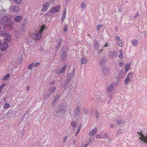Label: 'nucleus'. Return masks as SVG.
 Wrapping results in <instances>:
<instances>
[{
    "mask_svg": "<svg viewBox=\"0 0 147 147\" xmlns=\"http://www.w3.org/2000/svg\"><path fill=\"white\" fill-rule=\"evenodd\" d=\"M64 19H65V18H62V19L61 20V21L62 23H63V22Z\"/></svg>",
    "mask_w": 147,
    "mask_h": 147,
    "instance_id": "obj_63",
    "label": "nucleus"
},
{
    "mask_svg": "<svg viewBox=\"0 0 147 147\" xmlns=\"http://www.w3.org/2000/svg\"><path fill=\"white\" fill-rule=\"evenodd\" d=\"M33 63L34 67H38L40 64V63L39 62H36L35 63Z\"/></svg>",
    "mask_w": 147,
    "mask_h": 147,
    "instance_id": "obj_33",
    "label": "nucleus"
},
{
    "mask_svg": "<svg viewBox=\"0 0 147 147\" xmlns=\"http://www.w3.org/2000/svg\"><path fill=\"white\" fill-rule=\"evenodd\" d=\"M54 0H49V1L51 3H54Z\"/></svg>",
    "mask_w": 147,
    "mask_h": 147,
    "instance_id": "obj_62",
    "label": "nucleus"
},
{
    "mask_svg": "<svg viewBox=\"0 0 147 147\" xmlns=\"http://www.w3.org/2000/svg\"><path fill=\"white\" fill-rule=\"evenodd\" d=\"M109 55L110 59L114 58L116 55V51H110L109 53Z\"/></svg>",
    "mask_w": 147,
    "mask_h": 147,
    "instance_id": "obj_17",
    "label": "nucleus"
},
{
    "mask_svg": "<svg viewBox=\"0 0 147 147\" xmlns=\"http://www.w3.org/2000/svg\"><path fill=\"white\" fill-rule=\"evenodd\" d=\"M130 65L129 64H128L126 65L125 66V70L126 72L129 69Z\"/></svg>",
    "mask_w": 147,
    "mask_h": 147,
    "instance_id": "obj_30",
    "label": "nucleus"
},
{
    "mask_svg": "<svg viewBox=\"0 0 147 147\" xmlns=\"http://www.w3.org/2000/svg\"><path fill=\"white\" fill-rule=\"evenodd\" d=\"M57 41L59 42V43H60L61 44L62 42V40L61 38H58L57 39Z\"/></svg>",
    "mask_w": 147,
    "mask_h": 147,
    "instance_id": "obj_43",
    "label": "nucleus"
},
{
    "mask_svg": "<svg viewBox=\"0 0 147 147\" xmlns=\"http://www.w3.org/2000/svg\"><path fill=\"white\" fill-rule=\"evenodd\" d=\"M68 138V136H65L63 140V143H65L66 141L67 140Z\"/></svg>",
    "mask_w": 147,
    "mask_h": 147,
    "instance_id": "obj_42",
    "label": "nucleus"
},
{
    "mask_svg": "<svg viewBox=\"0 0 147 147\" xmlns=\"http://www.w3.org/2000/svg\"><path fill=\"white\" fill-rule=\"evenodd\" d=\"M22 17L21 16H17L15 17L14 20L15 22H18L22 19Z\"/></svg>",
    "mask_w": 147,
    "mask_h": 147,
    "instance_id": "obj_15",
    "label": "nucleus"
},
{
    "mask_svg": "<svg viewBox=\"0 0 147 147\" xmlns=\"http://www.w3.org/2000/svg\"><path fill=\"white\" fill-rule=\"evenodd\" d=\"M71 80H70L68 79H66L65 82V83H66L67 84H68L69 82H71Z\"/></svg>",
    "mask_w": 147,
    "mask_h": 147,
    "instance_id": "obj_51",
    "label": "nucleus"
},
{
    "mask_svg": "<svg viewBox=\"0 0 147 147\" xmlns=\"http://www.w3.org/2000/svg\"><path fill=\"white\" fill-rule=\"evenodd\" d=\"M81 62L82 64H84L86 63L87 60L85 58L82 57L81 59Z\"/></svg>",
    "mask_w": 147,
    "mask_h": 147,
    "instance_id": "obj_26",
    "label": "nucleus"
},
{
    "mask_svg": "<svg viewBox=\"0 0 147 147\" xmlns=\"http://www.w3.org/2000/svg\"><path fill=\"white\" fill-rule=\"evenodd\" d=\"M13 112L12 110H10L7 113V116L8 117H10V116H9V115H12Z\"/></svg>",
    "mask_w": 147,
    "mask_h": 147,
    "instance_id": "obj_32",
    "label": "nucleus"
},
{
    "mask_svg": "<svg viewBox=\"0 0 147 147\" xmlns=\"http://www.w3.org/2000/svg\"><path fill=\"white\" fill-rule=\"evenodd\" d=\"M123 71L121 70L120 71L118 75V76L116 78V80L118 81V79L119 78H122L123 76Z\"/></svg>",
    "mask_w": 147,
    "mask_h": 147,
    "instance_id": "obj_20",
    "label": "nucleus"
},
{
    "mask_svg": "<svg viewBox=\"0 0 147 147\" xmlns=\"http://www.w3.org/2000/svg\"><path fill=\"white\" fill-rule=\"evenodd\" d=\"M49 5V3H45L43 5L42 9V11H46L47 10V6Z\"/></svg>",
    "mask_w": 147,
    "mask_h": 147,
    "instance_id": "obj_18",
    "label": "nucleus"
},
{
    "mask_svg": "<svg viewBox=\"0 0 147 147\" xmlns=\"http://www.w3.org/2000/svg\"><path fill=\"white\" fill-rule=\"evenodd\" d=\"M119 52L120 54V55H123V51H122L121 50H119Z\"/></svg>",
    "mask_w": 147,
    "mask_h": 147,
    "instance_id": "obj_61",
    "label": "nucleus"
},
{
    "mask_svg": "<svg viewBox=\"0 0 147 147\" xmlns=\"http://www.w3.org/2000/svg\"><path fill=\"white\" fill-rule=\"evenodd\" d=\"M10 75V74H7L3 77L2 80L3 81L7 80L9 78Z\"/></svg>",
    "mask_w": 147,
    "mask_h": 147,
    "instance_id": "obj_23",
    "label": "nucleus"
},
{
    "mask_svg": "<svg viewBox=\"0 0 147 147\" xmlns=\"http://www.w3.org/2000/svg\"><path fill=\"white\" fill-rule=\"evenodd\" d=\"M115 39L116 40L118 41L119 40H120V38L119 37L117 36L115 38Z\"/></svg>",
    "mask_w": 147,
    "mask_h": 147,
    "instance_id": "obj_58",
    "label": "nucleus"
},
{
    "mask_svg": "<svg viewBox=\"0 0 147 147\" xmlns=\"http://www.w3.org/2000/svg\"><path fill=\"white\" fill-rule=\"evenodd\" d=\"M71 74L70 73H68V74L67 77V79H68L69 80H71Z\"/></svg>",
    "mask_w": 147,
    "mask_h": 147,
    "instance_id": "obj_38",
    "label": "nucleus"
},
{
    "mask_svg": "<svg viewBox=\"0 0 147 147\" xmlns=\"http://www.w3.org/2000/svg\"><path fill=\"white\" fill-rule=\"evenodd\" d=\"M117 43L118 45L121 47L123 45L122 41L121 40L118 41Z\"/></svg>",
    "mask_w": 147,
    "mask_h": 147,
    "instance_id": "obj_35",
    "label": "nucleus"
},
{
    "mask_svg": "<svg viewBox=\"0 0 147 147\" xmlns=\"http://www.w3.org/2000/svg\"><path fill=\"white\" fill-rule=\"evenodd\" d=\"M45 28L44 26H42L41 27L40 29L38 32L35 34H32L31 35V37L32 38H34L35 40L39 39L41 36V33L44 30Z\"/></svg>",
    "mask_w": 147,
    "mask_h": 147,
    "instance_id": "obj_3",
    "label": "nucleus"
},
{
    "mask_svg": "<svg viewBox=\"0 0 147 147\" xmlns=\"http://www.w3.org/2000/svg\"><path fill=\"white\" fill-rule=\"evenodd\" d=\"M69 47L66 45L64 46L61 50L60 55V59L64 61L65 59L68 56V52L69 51Z\"/></svg>",
    "mask_w": 147,
    "mask_h": 147,
    "instance_id": "obj_1",
    "label": "nucleus"
},
{
    "mask_svg": "<svg viewBox=\"0 0 147 147\" xmlns=\"http://www.w3.org/2000/svg\"><path fill=\"white\" fill-rule=\"evenodd\" d=\"M123 64V63L122 62H120L119 63V65L120 67L122 66Z\"/></svg>",
    "mask_w": 147,
    "mask_h": 147,
    "instance_id": "obj_55",
    "label": "nucleus"
},
{
    "mask_svg": "<svg viewBox=\"0 0 147 147\" xmlns=\"http://www.w3.org/2000/svg\"><path fill=\"white\" fill-rule=\"evenodd\" d=\"M80 109L79 105H78L77 107L75 108L74 113L75 116L76 117H79L80 116Z\"/></svg>",
    "mask_w": 147,
    "mask_h": 147,
    "instance_id": "obj_8",
    "label": "nucleus"
},
{
    "mask_svg": "<svg viewBox=\"0 0 147 147\" xmlns=\"http://www.w3.org/2000/svg\"><path fill=\"white\" fill-rule=\"evenodd\" d=\"M75 69H74L72 71V72L71 73V74L72 75V78H73L74 76V73H75Z\"/></svg>",
    "mask_w": 147,
    "mask_h": 147,
    "instance_id": "obj_48",
    "label": "nucleus"
},
{
    "mask_svg": "<svg viewBox=\"0 0 147 147\" xmlns=\"http://www.w3.org/2000/svg\"><path fill=\"white\" fill-rule=\"evenodd\" d=\"M138 40H134L131 41V42L133 45L135 46H136L138 43Z\"/></svg>",
    "mask_w": 147,
    "mask_h": 147,
    "instance_id": "obj_28",
    "label": "nucleus"
},
{
    "mask_svg": "<svg viewBox=\"0 0 147 147\" xmlns=\"http://www.w3.org/2000/svg\"><path fill=\"white\" fill-rule=\"evenodd\" d=\"M123 123V121L122 120L119 119L117 121V124L118 125H120Z\"/></svg>",
    "mask_w": 147,
    "mask_h": 147,
    "instance_id": "obj_31",
    "label": "nucleus"
},
{
    "mask_svg": "<svg viewBox=\"0 0 147 147\" xmlns=\"http://www.w3.org/2000/svg\"><path fill=\"white\" fill-rule=\"evenodd\" d=\"M102 26V25H98L96 27L97 30L99 31L100 30V28Z\"/></svg>",
    "mask_w": 147,
    "mask_h": 147,
    "instance_id": "obj_44",
    "label": "nucleus"
},
{
    "mask_svg": "<svg viewBox=\"0 0 147 147\" xmlns=\"http://www.w3.org/2000/svg\"><path fill=\"white\" fill-rule=\"evenodd\" d=\"M108 137V135L106 133H105L104 134V136L103 137V138H107Z\"/></svg>",
    "mask_w": 147,
    "mask_h": 147,
    "instance_id": "obj_53",
    "label": "nucleus"
},
{
    "mask_svg": "<svg viewBox=\"0 0 147 147\" xmlns=\"http://www.w3.org/2000/svg\"><path fill=\"white\" fill-rule=\"evenodd\" d=\"M4 22L3 23L5 26H7L8 25L10 24V20L7 17H5L3 18Z\"/></svg>",
    "mask_w": 147,
    "mask_h": 147,
    "instance_id": "obj_11",
    "label": "nucleus"
},
{
    "mask_svg": "<svg viewBox=\"0 0 147 147\" xmlns=\"http://www.w3.org/2000/svg\"><path fill=\"white\" fill-rule=\"evenodd\" d=\"M109 70L106 67H104L102 69V72L105 75L108 74Z\"/></svg>",
    "mask_w": 147,
    "mask_h": 147,
    "instance_id": "obj_24",
    "label": "nucleus"
},
{
    "mask_svg": "<svg viewBox=\"0 0 147 147\" xmlns=\"http://www.w3.org/2000/svg\"><path fill=\"white\" fill-rule=\"evenodd\" d=\"M60 9V7L58 6H55V7H52L51 10L49 11V12H51L52 13H56L59 11Z\"/></svg>",
    "mask_w": 147,
    "mask_h": 147,
    "instance_id": "obj_10",
    "label": "nucleus"
},
{
    "mask_svg": "<svg viewBox=\"0 0 147 147\" xmlns=\"http://www.w3.org/2000/svg\"><path fill=\"white\" fill-rule=\"evenodd\" d=\"M122 132L121 131L120 129H118L117 130V133L116 135V136H118V135H120L122 133Z\"/></svg>",
    "mask_w": 147,
    "mask_h": 147,
    "instance_id": "obj_41",
    "label": "nucleus"
},
{
    "mask_svg": "<svg viewBox=\"0 0 147 147\" xmlns=\"http://www.w3.org/2000/svg\"><path fill=\"white\" fill-rule=\"evenodd\" d=\"M97 128L96 127L92 129L91 131L89 133V135L90 136H93L95 135L97 131Z\"/></svg>",
    "mask_w": 147,
    "mask_h": 147,
    "instance_id": "obj_12",
    "label": "nucleus"
},
{
    "mask_svg": "<svg viewBox=\"0 0 147 147\" xmlns=\"http://www.w3.org/2000/svg\"><path fill=\"white\" fill-rule=\"evenodd\" d=\"M17 61L19 63H21L22 62V60L20 58H18L17 59Z\"/></svg>",
    "mask_w": 147,
    "mask_h": 147,
    "instance_id": "obj_47",
    "label": "nucleus"
},
{
    "mask_svg": "<svg viewBox=\"0 0 147 147\" xmlns=\"http://www.w3.org/2000/svg\"><path fill=\"white\" fill-rule=\"evenodd\" d=\"M81 126H80L79 127V128L77 130L76 132L77 133H79L80 131V130L81 129Z\"/></svg>",
    "mask_w": 147,
    "mask_h": 147,
    "instance_id": "obj_49",
    "label": "nucleus"
},
{
    "mask_svg": "<svg viewBox=\"0 0 147 147\" xmlns=\"http://www.w3.org/2000/svg\"><path fill=\"white\" fill-rule=\"evenodd\" d=\"M14 2L17 4L19 5L22 2V0H14Z\"/></svg>",
    "mask_w": 147,
    "mask_h": 147,
    "instance_id": "obj_37",
    "label": "nucleus"
},
{
    "mask_svg": "<svg viewBox=\"0 0 147 147\" xmlns=\"http://www.w3.org/2000/svg\"><path fill=\"white\" fill-rule=\"evenodd\" d=\"M10 106V104L8 103H6L4 105V109L5 110L7 109Z\"/></svg>",
    "mask_w": 147,
    "mask_h": 147,
    "instance_id": "obj_29",
    "label": "nucleus"
},
{
    "mask_svg": "<svg viewBox=\"0 0 147 147\" xmlns=\"http://www.w3.org/2000/svg\"><path fill=\"white\" fill-rule=\"evenodd\" d=\"M55 80H53L52 81L50 82L49 84H51L52 85V84H54L55 83Z\"/></svg>",
    "mask_w": 147,
    "mask_h": 147,
    "instance_id": "obj_50",
    "label": "nucleus"
},
{
    "mask_svg": "<svg viewBox=\"0 0 147 147\" xmlns=\"http://www.w3.org/2000/svg\"><path fill=\"white\" fill-rule=\"evenodd\" d=\"M133 72L129 73L127 76V77L125 80V84H127L129 82L130 78L132 77V75Z\"/></svg>",
    "mask_w": 147,
    "mask_h": 147,
    "instance_id": "obj_9",
    "label": "nucleus"
},
{
    "mask_svg": "<svg viewBox=\"0 0 147 147\" xmlns=\"http://www.w3.org/2000/svg\"><path fill=\"white\" fill-rule=\"evenodd\" d=\"M61 44L60 43H58L57 45L55 46V48L57 50H58L59 49L61 46Z\"/></svg>",
    "mask_w": 147,
    "mask_h": 147,
    "instance_id": "obj_40",
    "label": "nucleus"
},
{
    "mask_svg": "<svg viewBox=\"0 0 147 147\" xmlns=\"http://www.w3.org/2000/svg\"><path fill=\"white\" fill-rule=\"evenodd\" d=\"M81 7L83 9H85L86 7V6L85 5V3L84 2H83L81 5Z\"/></svg>",
    "mask_w": 147,
    "mask_h": 147,
    "instance_id": "obj_36",
    "label": "nucleus"
},
{
    "mask_svg": "<svg viewBox=\"0 0 147 147\" xmlns=\"http://www.w3.org/2000/svg\"><path fill=\"white\" fill-rule=\"evenodd\" d=\"M60 94H57L55 96L54 100L53 101L52 105L53 106L55 105V102L57 101L59 98Z\"/></svg>",
    "mask_w": 147,
    "mask_h": 147,
    "instance_id": "obj_14",
    "label": "nucleus"
},
{
    "mask_svg": "<svg viewBox=\"0 0 147 147\" xmlns=\"http://www.w3.org/2000/svg\"><path fill=\"white\" fill-rule=\"evenodd\" d=\"M4 35L5 36H6V38L4 41L7 43L9 42L11 39V36L10 35H8L7 33H5Z\"/></svg>",
    "mask_w": 147,
    "mask_h": 147,
    "instance_id": "obj_13",
    "label": "nucleus"
},
{
    "mask_svg": "<svg viewBox=\"0 0 147 147\" xmlns=\"http://www.w3.org/2000/svg\"><path fill=\"white\" fill-rule=\"evenodd\" d=\"M10 11L13 13L18 12L20 10L19 7L18 5H11L10 7Z\"/></svg>",
    "mask_w": 147,
    "mask_h": 147,
    "instance_id": "obj_6",
    "label": "nucleus"
},
{
    "mask_svg": "<svg viewBox=\"0 0 147 147\" xmlns=\"http://www.w3.org/2000/svg\"><path fill=\"white\" fill-rule=\"evenodd\" d=\"M110 127H114V125L113 124H111L110 125Z\"/></svg>",
    "mask_w": 147,
    "mask_h": 147,
    "instance_id": "obj_64",
    "label": "nucleus"
},
{
    "mask_svg": "<svg viewBox=\"0 0 147 147\" xmlns=\"http://www.w3.org/2000/svg\"><path fill=\"white\" fill-rule=\"evenodd\" d=\"M100 135H99V134L97 135L96 136V137L97 138H99V139L100 138Z\"/></svg>",
    "mask_w": 147,
    "mask_h": 147,
    "instance_id": "obj_59",
    "label": "nucleus"
},
{
    "mask_svg": "<svg viewBox=\"0 0 147 147\" xmlns=\"http://www.w3.org/2000/svg\"><path fill=\"white\" fill-rule=\"evenodd\" d=\"M107 61V58L105 56L103 57L99 61V63L101 64L102 65H104Z\"/></svg>",
    "mask_w": 147,
    "mask_h": 147,
    "instance_id": "obj_16",
    "label": "nucleus"
},
{
    "mask_svg": "<svg viewBox=\"0 0 147 147\" xmlns=\"http://www.w3.org/2000/svg\"><path fill=\"white\" fill-rule=\"evenodd\" d=\"M54 72L57 74V77L61 78V75L62 73L60 72L59 69H55L54 71Z\"/></svg>",
    "mask_w": 147,
    "mask_h": 147,
    "instance_id": "obj_21",
    "label": "nucleus"
},
{
    "mask_svg": "<svg viewBox=\"0 0 147 147\" xmlns=\"http://www.w3.org/2000/svg\"><path fill=\"white\" fill-rule=\"evenodd\" d=\"M99 114V113L97 111H96L95 113V115H98Z\"/></svg>",
    "mask_w": 147,
    "mask_h": 147,
    "instance_id": "obj_60",
    "label": "nucleus"
},
{
    "mask_svg": "<svg viewBox=\"0 0 147 147\" xmlns=\"http://www.w3.org/2000/svg\"><path fill=\"white\" fill-rule=\"evenodd\" d=\"M66 68V66H64L59 70L60 72L62 74H63V73H65Z\"/></svg>",
    "mask_w": 147,
    "mask_h": 147,
    "instance_id": "obj_27",
    "label": "nucleus"
},
{
    "mask_svg": "<svg viewBox=\"0 0 147 147\" xmlns=\"http://www.w3.org/2000/svg\"><path fill=\"white\" fill-rule=\"evenodd\" d=\"M137 133L141 136V137L139 138L141 141L143 142V143H147V136H145L143 134L142 131H140V132H137Z\"/></svg>",
    "mask_w": 147,
    "mask_h": 147,
    "instance_id": "obj_5",
    "label": "nucleus"
},
{
    "mask_svg": "<svg viewBox=\"0 0 147 147\" xmlns=\"http://www.w3.org/2000/svg\"><path fill=\"white\" fill-rule=\"evenodd\" d=\"M94 48L96 50L98 49V47L99 46V43L95 39L94 40Z\"/></svg>",
    "mask_w": 147,
    "mask_h": 147,
    "instance_id": "obj_22",
    "label": "nucleus"
},
{
    "mask_svg": "<svg viewBox=\"0 0 147 147\" xmlns=\"http://www.w3.org/2000/svg\"><path fill=\"white\" fill-rule=\"evenodd\" d=\"M66 107L64 104H61L59 105L58 108L54 110L57 115L64 114L66 111Z\"/></svg>",
    "mask_w": 147,
    "mask_h": 147,
    "instance_id": "obj_2",
    "label": "nucleus"
},
{
    "mask_svg": "<svg viewBox=\"0 0 147 147\" xmlns=\"http://www.w3.org/2000/svg\"><path fill=\"white\" fill-rule=\"evenodd\" d=\"M25 114H24L22 116L21 119V121H24V118L25 117Z\"/></svg>",
    "mask_w": 147,
    "mask_h": 147,
    "instance_id": "obj_45",
    "label": "nucleus"
},
{
    "mask_svg": "<svg viewBox=\"0 0 147 147\" xmlns=\"http://www.w3.org/2000/svg\"><path fill=\"white\" fill-rule=\"evenodd\" d=\"M66 14L65 13H63L62 15V18H65V17Z\"/></svg>",
    "mask_w": 147,
    "mask_h": 147,
    "instance_id": "obj_56",
    "label": "nucleus"
},
{
    "mask_svg": "<svg viewBox=\"0 0 147 147\" xmlns=\"http://www.w3.org/2000/svg\"><path fill=\"white\" fill-rule=\"evenodd\" d=\"M140 16V14L138 13V12L137 13V14L135 16H134V18H136L137 17L139 16Z\"/></svg>",
    "mask_w": 147,
    "mask_h": 147,
    "instance_id": "obj_57",
    "label": "nucleus"
},
{
    "mask_svg": "<svg viewBox=\"0 0 147 147\" xmlns=\"http://www.w3.org/2000/svg\"><path fill=\"white\" fill-rule=\"evenodd\" d=\"M118 57L120 59H122L123 58V55H118Z\"/></svg>",
    "mask_w": 147,
    "mask_h": 147,
    "instance_id": "obj_52",
    "label": "nucleus"
},
{
    "mask_svg": "<svg viewBox=\"0 0 147 147\" xmlns=\"http://www.w3.org/2000/svg\"><path fill=\"white\" fill-rule=\"evenodd\" d=\"M67 24H64V27L63 29V31L65 32L67 31Z\"/></svg>",
    "mask_w": 147,
    "mask_h": 147,
    "instance_id": "obj_39",
    "label": "nucleus"
},
{
    "mask_svg": "<svg viewBox=\"0 0 147 147\" xmlns=\"http://www.w3.org/2000/svg\"><path fill=\"white\" fill-rule=\"evenodd\" d=\"M71 125L73 126L74 128H75L77 126V123L76 121H73L71 122Z\"/></svg>",
    "mask_w": 147,
    "mask_h": 147,
    "instance_id": "obj_25",
    "label": "nucleus"
},
{
    "mask_svg": "<svg viewBox=\"0 0 147 147\" xmlns=\"http://www.w3.org/2000/svg\"><path fill=\"white\" fill-rule=\"evenodd\" d=\"M33 67V63H32L28 65V68L29 70H32V68Z\"/></svg>",
    "mask_w": 147,
    "mask_h": 147,
    "instance_id": "obj_34",
    "label": "nucleus"
},
{
    "mask_svg": "<svg viewBox=\"0 0 147 147\" xmlns=\"http://www.w3.org/2000/svg\"><path fill=\"white\" fill-rule=\"evenodd\" d=\"M30 109L28 110V111H26V113H24V114H25V115H26V114H27L28 115H29V113L30 112Z\"/></svg>",
    "mask_w": 147,
    "mask_h": 147,
    "instance_id": "obj_54",
    "label": "nucleus"
},
{
    "mask_svg": "<svg viewBox=\"0 0 147 147\" xmlns=\"http://www.w3.org/2000/svg\"><path fill=\"white\" fill-rule=\"evenodd\" d=\"M89 111L86 109H84V112L85 113L87 114L89 112Z\"/></svg>",
    "mask_w": 147,
    "mask_h": 147,
    "instance_id": "obj_46",
    "label": "nucleus"
},
{
    "mask_svg": "<svg viewBox=\"0 0 147 147\" xmlns=\"http://www.w3.org/2000/svg\"><path fill=\"white\" fill-rule=\"evenodd\" d=\"M114 88V86L112 84H110L108 86L107 88V91L109 92H111Z\"/></svg>",
    "mask_w": 147,
    "mask_h": 147,
    "instance_id": "obj_19",
    "label": "nucleus"
},
{
    "mask_svg": "<svg viewBox=\"0 0 147 147\" xmlns=\"http://www.w3.org/2000/svg\"><path fill=\"white\" fill-rule=\"evenodd\" d=\"M56 89V87L55 86L54 87H51L49 88L47 93V94H45L46 98H49L51 94L55 92Z\"/></svg>",
    "mask_w": 147,
    "mask_h": 147,
    "instance_id": "obj_4",
    "label": "nucleus"
},
{
    "mask_svg": "<svg viewBox=\"0 0 147 147\" xmlns=\"http://www.w3.org/2000/svg\"><path fill=\"white\" fill-rule=\"evenodd\" d=\"M1 51H5L8 48V43L4 41L1 45Z\"/></svg>",
    "mask_w": 147,
    "mask_h": 147,
    "instance_id": "obj_7",
    "label": "nucleus"
}]
</instances>
